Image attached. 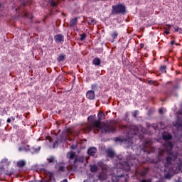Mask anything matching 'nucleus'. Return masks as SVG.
Instances as JSON below:
<instances>
[{
	"label": "nucleus",
	"instance_id": "obj_1",
	"mask_svg": "<svg viewBox=\"0 0 182 182\" xmlns=\"http://www.w3.org/2000/svg\"><path fill=\"white\" fill-rule=\"evenodd\" d=\"M97 117V120H95L85 128L86 132L101 130L102 133H114L117 131V122L116 121H111L108 123L102 122V120L105 118V114L102 112H100Z\"/></svg>",
	"mask_w": 182,
	"mask_h": 182
},
{
	"label": "nucleus",
	"instance_id": "obj_2",
	"mask_svg": "<svg viewBox=\"0 0 182 182\" xmlns=\"http://www.w3.org/2000/svg\"><path fill=\"white\" fill-rule=\"evenodd\" d=\"M139 129L136 126H132L129 132V134H130V137L128 138H124V137H117L116 141H119L120 143H123L124 144H127L128 146H132L133 144V141L132 140V138L134 135H136L139 132Z\"/></svg>",
	"mask_w": 182,
	"mask_h": 182
},
{
	"label": "nucleus",
	"instance_id": "obj_3",
	"mask_svg": "<svg viewBox=\"0 0 182 182\" xmlns=\"http://www.w3.org/2000/svg\"><path fill=\"white\" fill-rule=\"evenodd\" d=\"M112 10L111 14L114 15H125L127 13V7L125 4L119 3L118 4H114L112 7Z\"/></svg>",
	"mask_w": 182,
	"mask_h": 182
},
{
	"label": "nucleus",
	"instance_id": "obj_4",
	"mask_svg": "<svg viewBox=\"0 0 182 182\" xmlns=\"http://www.w3.org/2000/svg\"><path fill=\"white\" fill-rule=\"evenodd\" d=\"M178 156L177 152H171L170 151H166V157L164 160V165L165 167H169L173 164V161H175Z\"/></svg>",
	"mask_w": 182,
	"mask_h": 182
},
{
	"label": "nucleus",
	"instance_id": "obj_5",
	"mask_svg": "<svg viewBox=\"0 0 182 182\" xmlns=\"http://www.w3.org/2000/svg\"><path fill=\"white\" fill-rule=\"evenodd\" d=\"M69 159H70V161H71L74 159L73 165H74L75 168H76L78 166V164H83L85 161V158L84 156H77L73 151H71L70 153Z\"/></svg>",
	"mask_w": 182,
	"mask_h": 182
},
{
	"label": "nucleus",
	"instance_id": "obj_6",
	"mask_svg": "<svg viewBox=\"0 0 182 182\" xmlns=\"http://www.w3.org/2000/svg\"><path fill=\"white\" fill-rule=\"evenodd\" d=\"M108 177V170L106 168H102V172L97 176L100 181H105Z\"/></svg>",
	"mask_w": 182,
	"mask_h": 182
},
{
	"label": "nucleus",
	"instance_id": "obj_7",
	"mask_svg": "<svg viewBox=\"0 0 182 182\" xmlns=\"http://www.w3.org/2000/svg\"><path fill=\"white\" fill-rule=\"evenodd\" d=\"M175 127H176L178 129H182V110L178 112V120H176V123H175Z\"/></svg>",
	"mask_w": 182,
	"mask_h": 182
},
{
	"label": "nucleus",
	"instance_id": "obj_8",
	"mask_svg": "<svg viewBox=\"0 0 182 182\" xmlns=\"http://www.w3.org/2000/svg\"><path fill=\"white\" fill-rule=\"evenodd\" d=\"M54 39L57 43H63L65 37L63 34H56L54 36Z\"/></svg>",
	"mask_w": 182,
	"mask_h": 182
},
{
	"label": "nucleus",
	"instance_id": "obj_9",
	"mask_svg": "<svg viewBox=\"0 0 182 182\" xmlns=\"http://www.w3.org/2000/svg\"><path fill=\"white\" fill-rule=\"evenodd\" d=\"M86 97L87 99L93 100L95 98V93L93 90H89L86 94Z\"/></svg>",
	"mask_w": 182,
	"mask_h": 182
},
{
	"label": "nucleus",
	"instance_id": "obj_10",
	"mask_svg": "<svg viewBox=\"0 0 182 182\" xmlns=\"http://www.w3.org/2000/svg\"><path fill=\"white\" fill-rule=\"evenodd\" d=\"M46 175L48 177V182H55V177H54V175L53 173H51L50 171H47Z\"/></svg>",
	"mask_w": 182,
	"mask_h": 182
},
{
	"label": "nucleus",
	"instance_id": "obj_11",
	"mask_svg": "<svg viewBox=\"0 0 182 182\" xmlns=\"http://www.w3.org/2000/svg\"><path fill=\"white\" fill-rule=\"evenodd\" d=\"M124 174H120V175H112V180L113 182H119L120 178L124 177Z\"/></svg>",
	"mask_w": 182,
	"mask_h": 182
},
{
	"label": "nucleus",
	"instance_id": "obj_12",
	"mask_svg": "<svg viewBox=\"0 0 182 182\" xmlns=\"http://www.w3.org/2000/svg\"><path fill=\"white\" fill-rule=\"evenodd\" d=\"M97 149L95 147H91L88 149L87 154L91 156H94L97 153Z\"/></svg>",
	"mask_w": 182,
	"mask_h": 182
},
{
	"label": "nucleus",
	"instance_id": "obj_13",
	"mask_svg": "<svg viewBox=\"0 0 182 182\" xmlns=\"http://www.w3.org/2000/svg\"><path fill=\"white\" fill-rule=\"evenodd\" d=\"M77 17H75V18H73V20H70V27L73 28L75 26H76L77 24Z\"/></svg>",
	"mask_w": 182,
	"mask_h": 182
},
{
	"label": "nucleus",
	"instance_id": "obj_14",
	"mask_svg": "<svg viewBox=\"0 0 182 182\" xmlns=\"http://www.w3.org/2000/svg\"><path fill=\"white\" fill-rule=\"evenodd\" d=\"M30 150V146L26 145V146H20L18 148V151H25L26 152H28Z\"/></svg>",
	"mask_w": 182,
	"mask_h": 182
},
{
	"label": "nucleus",
	"instance_id": "obj_15",
	"mask_svg": "<svg viewBox=\"0 0 182 182\" xmlns=\"http://www.w3.org/2000/svg\"><path fill=\"white\" fill-rule=\"evenodd\" d=\"M23 18L30 19L31 21L33 19V16L31 14V13H28V11H26L24 13Z\"/></svg>",
	"mask_w": 182,
	"mask_h": 182
},
{
	"label": "nucleus",
	"instance_id": "obj_16",
	"mask_svg": "<svg viewBox=\"0 0 182 182\" xmlns=\"http://www.w3.org/2000/svg\"><path fill=\"white\" fill-rule=\"evenodd\" d=\"M162 138L165 141H169L172 139L173 136L171 134H166L162 135Z\"/></svg>",
	"mask_w": 182,
	"mask_h": 182
},
{
	"label": "nucleus",
	"instance_id": "obj_17",
	"mask_svg": "<svg viewBox=\"0 0 182 182\" xmlns=\"http://www.w3.org/2000/svg\"><path fill=\"white\" fill-rule=\"evenodd\" d=\"M93 65L99 66L101 64V60L99 58H95L92 61Z\"/></svg>",
	"mask_w": 182,
	"mask_h": 182
},
{
	"label": "nucleus",
	"instance_id": "obj_18",
	"mask_svg": "<svg viewBox=\"0 0 182 182\" xmlns=\"http://www.w3.org/2000/svg\"><path fill=\"white\" fill-rule=\"evenodd\" d=\"M107 156H108L109 157H110V158H113V157H114V156H115L114 152L112 149H108V150L107 151Z\"/></svg>",
	"mask_w": 182,
	"mask_h": 182
},
{
	"label": "nucleus",
	"instance_id": "obj_19",
	"mask_svg": "<svg viewBox=\"0 0 182 182\" xmlns=\"http://www.w3.org/2000/svg\"><path fill=\"white\" fill-rule=\"evenodd\" d=\"M123 168H124L127 171H129L131 168V166L128 161H126L124 164H123Z\"/></svg>",
	"mask_w": 182,
	"mask_h": 182
},
{
	"label": "nucleus",
	"instance_id": "obj_20",
	"mask_svg": "<svg viewBox=\"0 0 182 182\" xmlns=\"http://www.w3.org/2000/svg\"><path fill=\"white\" fill-rule=\"evenodd\" d=\"M40 150H41V147L37 148V149L33 147V148H31V149H30L29 151H30L31 154H36V153H38V152L40 151Z\"/></svg>",
	"mask_w": 182,
	"mask_h": 182
},
{
	"label": "nucleus",
	"instance_id": "obj_21",
	"mask_svg": "<svg viewBox=\"0 0 182 182\" xmlns=\"http://www.w3.org/2000/svg\"><path fill=\"white\" fill-rule=\"evenodd\" d=\"M26 164V161H23V160H21V161H19L17 162V166H18L19 168L23 167Z\"/></svg>",
	"mask_w": 182,
	"mask_h": 182
},
{
	"label": "nucleus",
	"instance_id": "obj_22",
	"mask_svg": "<svg viewBox=\"0 0 182 182\" xmlns=\"http://www.w3.org/2000/svg\"><path fill=\"white\" fill-rule=\"evenodd\" d=\"M49 3L51 7L56 8L58 5V3H56L55 0H49Z\"/></svg>",
	"mask_w": 182,
	"mask_h": 182
},
{
	"label": "nucleus",
	"instance_id": "obj_23",
	"mask_svg": "<svg viewBox=\"0 0 182 182\" xmlns=\"http://www.w3.org/2000/svg\"><path fill=\"white\" fill-rule=\"evenodd\" d=\"M118 36H119L118 31H113V33H111V37L112 38L113 40L117 39Z\"/></svg>",
	"mask_w": 182,
	"mask_h": 182
},
{
	"label": "nucleus",
	"instance_id": "obj_24",
	"mask_svg": "<svg viewBox=\"0 0 182 182\" xmlns=\"http://www.w3.org/2000/svg\"><path fill=\"white\" fill-rule=\"evenodd\" d=\"M166 149H168L169 151H171L173 148V144L171 141L166 143Z\"/></svg>",
	"mask_w": 182,
	"mask_h": 182
},
{
	"label": "nucleus",
	"instance_id": "obj_25",
	"mask_svg": "<svg viewBox=\"0 0 182 182\" xmlns=\"http://www.w3.org/2000/svg\"><path fill=\"white\" fill-rule=\"evenodd\" d=\"M98 171V167L96 165L91 166L90 171L92 173H96Z\"/></svg>",
	"mask_w": 182,
	"mask_h": 182
},
{
	"label": "nucleus",
	"instance_id": "obj_26",
	"mask_svg": "<svg viewBox=\"0 0 182 182\" xmlns=\"http://www.w3.org/2000/svg\"><path fill=\"white\" fill-rule=\"evenodd\" d=\"M167 67L166 65H162L161 68H159V70H161V73H166Z\"/></svg>",
	"mask_w": 182,
	"mask_h": 182
},
{
	"label": "nucleus",
	"instance_id": "obj_27",
	"mask_svg": "<svg viewBox=\"0 0 182 182\" xmlns=\"http://www.w3.org/2000/svg\"><path fill=\"white\" fill-rule=\"evenodd\" d=\"M66 55L64 54L60 55L58 58V62H63L65 59Z\"/></svg>",
	"mask_w": 182,
	"mask_h": 182
},
{
	"label": "nucleus",
	"instance_id": "obj_28",
	"mask_svg": "<svg viewBox=\"0 0 182 182\" xmlns=\"http://www.w3.org/2000/svg\"><path fill=\"white\" fill-rule=\"evenodd\" d=\"M95 117H96V115H91V116L88 117L87 119H88V121L90 122V124H91L92 122H95L94 119H95Z\"/></svg>",
	"mask_w": 182,
	"mask_h": 182
},
{
	"label": "nucleus",
	"instance_id": "obj_29",
	"mask_svg": "<svg viewBox=\"0 0 182 182\" xmlns=\"http://www.w3.org/2000/svg\"><path fill=\"white\" fill-rule=\"evenodd\" d=\"M86 38H87V34H86V33H82V34H80V40L81 41H83L85 40Z\"/></svg>",
	"mask_w": 182,
	"mask_h": 182
},
{
	"label": "nucleus",
	"instance_id": "obj_30",
	"mask_svg": "<svg viewBox=\"0 0 182 182\" xmlns=\"http://www.w3.org/2000/svg\"><path fill=\"white\" fill-rule=\"evenodd\" d=\"M95 22V18H91V17H89L87 18V23L89 25H91L92 23H94Z\"/></svg>",
	"mask_w": 182,
	"mask_h": 182
},
{
	"label": "nucleus",
	"instance_id": "obj_31",
	"mask_svg": "<svg viewBox=\"0 0 182 182\" xmlns=\"http://www.w3.org/2000/svg\"><path fill=\"white\" fill-rule=\"evenodd\" d=\"M49 164H54L55 162V158L53 156H50L49 159H48Z\"/></svg>",
	"mask_w": 182,
	"mask_h": 182
},
{
	"label": "nucleus",
	"instance_id": "obj_32",
	"mask_svg": "<svg viewBox=\"0 0 182 182\" xmlns=\"http://www.w3.org/2000/svg\"><path fill=\"white\" fill-rule=\"evenodd\" d=\"M58 171L64 172L65 171V166H60L59 168H58Z\"/></svg>",
	"mask_w": 182,
	"mask_h": 182
},
{
	"label": "nucleus",
	"instance_id": "obj_33",
	"mask_svg": "<svg viewBox=\"0 0 182 182\" xmlns=\"http://www.w3.org/2000/svg\"><path fill=\"white\" fill-rule=\"evenodd\" d=\"M138 114H139V111H138V110H136V111H134V112L132 113V116H133L134 118H136Z\"/></svg>",
	"mask_w": 182,
	"mask_h": 182
},
{
	"label": "nucleus",
	"instance_id": "obj_34",
	"mask_svg": "<svg viewBox=\"0 0 182 182\" xmlns=\"http://www.w3.org/2000/svg\"><path fill=\"white\" fill-rule=\"evenodd\" d=\"M58 140L55 141L53 144V148H55L58 146Z\"/></svg>",
	"mask_w": 182,
	"mask_h": 182
},
{
	"label": "nucleus",
	"instance_id": "obj_35",
	"mask_svg": "<svg viewBox=\"0 0 182 182\" xmlns=\"http://www.w3.org/2000/svg\"><path fill=\"white\" fill-rule=\"evenodd\" d=\"M97 87V84H94V85H92V89L93 90H95Z\"/></svg>",
	"mask_w": 182,
	"mask_h": 182
},
{
	"label": "nucleus",
	"instance_id": "obj_36",
	"mask_svg": "<svg viewBox=\"0 0 182 182\" xmlns=\"http://www.w3.org/2000/svg\"><path fill=\"white\" fill-rule=\"evenodd\" d=\"M154 81H153V80H148V84L149 85H154Z\"/></svg>",
	"mask_w": 182,
	"mask_h": 182
},
{
	"label": "nucleus",
	"instance_id": "obj_37",
	"mask_svg": "<svg viewBox=\"0 0 182 182\" xmlns=\"http://www.w3.org/2000/svg\"><path fill=\"white\" fill-rule=\"evenodd\" d=\"M179 31H182V28H181L180 27L175 28V32H179Z\"/></svg>",
	"mask_w": 182,
	"mask_h": 182
},
{
	"label": "nucleus",
	"instance_id": "obj_38",
	"mask_svg": "<svg viewBox=\"0 0 182 182\" xmlns=\"http://www.w3.org/2000/svg\"><path fill=\"white\" fill-rule=\"evenodd\" d=\"M179 166V168H182V159L179 161V164H178Z\"/></svg>",
	"mask_w": 182,
	"mask_h": 182
},
{
	"label": "nucleus",
	"instance_id": "obj_39",
	"mask_svg": "<svg viewBox=\"0 0 182 182\" xmlns=\"http://www.w3.org/2000/svg\"><path fill=\"white\" fill-rule=\"evenodd\" d=\"M141 182H151V181L149 179H148V180L142 179Z\"/></svg>",
	"mask_w": 182,
	"mask_h": 182
},
{
	"label": "nucleus",
	"instance_id": "obj_40",
	"mask_svg": "<svg viewBox=\"0 0 182 182\" xmlns=\"http://www.w3.org/2000/svg\"><path fill=\"white\" fill-rule=\"evenodd\" d=\"M141 175L142 176H144L146 175V171H142V172L141 173Z\"/></svg>",
	"mask_w": 182,
	"mask_h": 182
},
{
	"label": "nucleus",
	"instance_id": "obj_41",
	"mask_svg": "<svg viewBox=\"0 0 182 182\" xmlns=\"http://www.w3.org/2000/svg\"><path fill=\"white\" fill-rule=\"evenodd\" d=\"M166 26H168L169 28H171L173 26V24H166Z\"/></svg>",
	"mask_w": 182,
	"mask_h": 182
},
{
	"label": "nucleus",
	"instance_id": "obj_42",
	"mask_svg": "<svg viewBox=\"0 0 182 182\" xmlns=\"http://www.w3.org/2000/svg\"><path fill=\"white\" fill-rule=\"evenodd\" d=\"M159 114H164V109H159Z\"/></svg>",
	"mask_w": 182,
	"mask_h": 182
},
{
	"label": "nucleus",
	"instance_id": "obj_43",
	"mask_svg": "<svg viewBox=\"0 0 182 182\" xmlns=\"http://www.w3.org/2000/svg\"><path fill=\"white\" fill-rule=\"evenodd\" d=\"M174 44H176V42H175V41L174 40H172V41H171V45H174Z\"/></svg>",
	"mask_w": 182,
	"mask_h": 182
},
{
	"label": "nucleus",
	"instance_id": "obj_44",
	"mask_svg": "<svg viewBox=\"0 0 182 182\" xmlns=\"http://www.w3.org/2000/svg\"><path fill=\"white\" fill-rule=\"evenodd\" d=\"M21 5H22L23 6H26V3H25V1H23V2L21 3Z\"/></svg>",
	"mask_w": 182,
	"mask_h": 182
},
{
	"label": "nucleus",
	"instance_id": "obj_45",
	"mask_svg": "<svg viewBox=\"0 0 182 182\" xmlns=\"http://www.w3.org/2000/svg\"><path fill=\"white\" fill-rule=\"evenodd\" d=\"M76 148H77V146H75V145H73V146H71V149H75Z\"/></svg>",
	"mask_w": 182,
	"mask_h": 182
},
{
	"label": "nucleus",
	"instance_id": "obj_46",
	"mask_svg": "<svg viewBox=\"0 0 182 182\" xmlns=\"http://www.w3.org/2000/svg\"><path fill=\"white\" fill-rule=\"evenodd\" d=\"M7 122H8V123H11V119L10 118H9V119H7Z\"/></svg>",
	"mask_w": 182,
	"mask_h": 182
},
{
	"label": "nucleus",
	"instance_id": "obj_47",
	"mask_svg": "<svg viewBox=\"0 0 182 182\" xmlns=\"http://www.w3.org/2000/svg\"><path fill=\"white\" fill-rule=\"evenodd\" d=\"M165 33H166V35H168V34L170 33V31H165Z\"/></svg>",
	"mask_w": 182,
	"mask_h": 182
},
{
	"label": "nucleus",
	"instance_id": "obj_48",
	"mask_svg": "<svg viewBox=\"0 0 182 182\" xmlns=\"http://www.w3.org/2000/svg\"><path fill=\"white\" fill-rule=\"evenodd\" d=\"M2 119H0V127H1V124H2Z\"/></svg>",
	"mask_w": 182,
	"mask_h": 182
},
{
	"label": "nucleus",
	"instance_id": "obj_49",
	"mask_svg": "<svg viewBox=\"0 0 182 182\" xmlns=\"http://www.w3.org/2000/svg\"><path fill=\"white\" fill-rule=\"evenodd\" d=\"M144 47V44H141V48H143Z\"/></svg>",
	"mask_w": 182,
	"mask_h": 182
},
{
	"label": "nucleus",
	"instance_id": "obj_50",
	"mask_svg": "<svg viewBox=\"0 0 182 182\" xmlns=\"http://www.w3.org/2000/svg\"><path fill=\"white\" fill-rule=\"evenodd\" d=\"M63 182H68V180H67V179H64V180L63 181Z\"/></svg>",
	"mask_w": 182,
	"mask_h": 182
},
{
	"label": "nucleus",
	"instance_id": "obj_51",
	"mask_svg": "<svg viewBox=\"0 0 182 182\" xmlns=\"http://www.w3.org/2000/svg\"><path fill=\"white\" fill-rule=\"evenodd\" d=\"M11 119H12L13 121L15 120V118H14L13 117H11Z\"/></svg>",
	"mask_w": 182,
	"mask_h": 182
},
{
	"label": "nucleus",
	"instance_id": "obj_52",
	"mask_svg": "<svg viewBox=\"0 0 182 182\" xmlns=\"http://www.w3.org/2000/svg\"><path fill=\"white\" fill-rule=\"evenodd\" d=\"M1 3H0V9H1Z\"/></svg>",
	"mask_w": 182,
	"mask_h": 182
}]
</instances>
